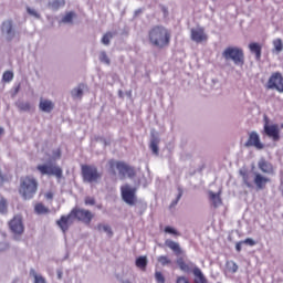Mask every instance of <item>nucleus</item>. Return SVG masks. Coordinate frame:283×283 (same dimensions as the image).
<instances>
[{"mask_svg": "<svg viewBox=\"0 0 283 283\" xmlns=\"http://www.w3.org/2000/svg\"><path fill=\"white\" fill-rule=\"evenodd\" d=\"M74 17H76V13L73 11L67 12L63 18H62V23H72Z\"/></svg>", "mask_w": 283, "mask_h": 283, "instance_id": "2f4dec72", "label": "nucleus"}, {"mask_svg": "<svg viewBox=\"0 0 283 283\" xmlns=\"http://www.w3.org/2000/svg\"><path fill=\"white\" fill-rule=\"evenodd\" d=\"M27 12L31 17H35V19H41V14H39V12H36V10H34V9H32L30 7L27 8Z\"/></svg>", "mask_w": 283, "mask_h": 283, "instance_id": "37998d69", "label": "nucleus"}, {"mask_svg": "<svg viewBox=\"0 0 283 283\" xmlns=\"http://www.w3.org/2000/svg\"><path fill=\"white\" fill-rule=\"evenodd\" d=\"M242 244H243L242 241H239V242L235 243V251H237L238 253H240V251H242Z\"/></svg>", "mask_w": 283, "mask_h": 283, "instance_id": "09e8293b", "label": "nucleus"}, {"mask_svg": "<svg viewBox=\"0 0 283 283\" xmlns=\"http://www.w3.org/2000/svg\"><path fill=\"white\" fill-rule=\"evenodd\" d=\"M249 50L252 52V54H255L256 61H260L262 59V45L258 42H252L249 44Z\"/></svg>", "mask_w": 283, "mask_h": 283, "instance_id": "6ab92c4d", "label": "nucleus"}, {"mask_svg": "<svg viewBox=\"0 0 283 283\" xmlns=\"http://www.w3.org/2000/svg\"><path fill=\"white\" fill-rule=\"evenodd\" d=\"M73 98H83V88L77 87L72 91Z\"/></svg>", "mask_w": 283, "mask_h": 283, "instance_id": "58836bf2", "label": "nucleus"}, {"mask_svg": "<svg viewBox=\"0 0 283 283\" xmlns=\"http://www.w3.org/2000/svg\"><path fill=\"white\" fill-rule=\"evenodd\" d=\"M14 78V73H12V71H6L2 75V81H4V83H10V81H12Z\"/></svg>", "mask_w": 283, "mask_h": 283, "instance_id": "f704fd0d", "label": "nucleus"}, {"mask_svg": "<svg viewBox=\"0 0 283 283\" xmlns=\"http://www.w3.org/2000/svg\"><path fill=\"white\" fill-rule=\"evenodd\" d=\"M45 198H46V200H52V198H54V193H52V192H46V193H45Z\"/></svg>", "mask_w": 283, "mask_h": 283, "instance_id": "8fccbe9b", "label": "nucleus"}, {"mask_svg": "<svg viewBox=\"0 0 283 283\" xmlns=\"http://www.w3.org/2000/svg\"><path fill=\"white\" fill-rule=\"evenodd\" d=\"M148 41L153 48L165 50V48L171 45V30L167 29L165 25H154L148 31Z\"/></svg>", "mask_w": 283, "mask_h": 283, "instance_id": "f257e3e1", "label": "nucleus"}, {"mask_svg": "<svg viewBox=\"0 0 283 283\" xmlns=\"http://www.w3.org/2000/svg\"><path fill=\"white\" fill-rule=\"evenodd\" d=\"M247 2L251 1V0H245Z\"/></svg>", "mask_w": 283, "mask_h": 283, "instance_id": "4d7b16f0", "label": "nucleus"}, {"mask_svg": "<svg viewBox=\"0 0 283 283\" xmlns=\"http://www.w3.org/2000/svg\"><path fill=\"white\" fill-rule=\"evenodd\" d=\"M157 261L160 263L161 266H167V264H171V260L166 255L158 256Z\"/></svg>", "mask_w": 283, "mask_h": 283, "instance_id": "e433bc0d", "label": "nucleus"}, {"mask_svg": "<svg viewBox=\"0 0 283 283\" xmlns=\"http://www.w3.org/2000/svg\"><path fill=\"white\" fill-rule=\"evenodd\" d=\"M18 108L21 111V112H30V109H32V106L30 105L29 102H20L18 104Z\"/></svg>", "mask_w": 283, "mask_h": 283, "instance_id": "72a5a7b5", "label": "nucleus"}, {"mask_svg": "<svg viewBox=\"0 0 283 283\" xmlns=\"http://www.w3.org/2000/svg\"><path fill=\"white\" fill-rule=\"evenodd\" d=\"M165 233H169L170 235H175L176 238H180V233L178 232V230H176V228H171L169 226H167L164 229Z\"/></svg>", "mask_w": 283, "mask_h": 283, "instance_id": "c9c22d12", "label": "nucleus"}, {"mask_svg": "<svg viewBox=\"0 0 283 283\" xmlns=\"http://www.w3.org/2000/svg\"><path fill=\"white\" fill-rule=\"evenodd\" d=\"M71 216H73L75 220H78V222H83L84 224H92V220H94V213L83 208H73L71 210Z\"/></svg>", "mask_w": 283, "mask_h": 283, "instance_id": "6e6552de", "label": "nucleus"}, {"mask_svg": "<svg viewBox=\"0 0 283 283\" xmlns=\"http://www.w3.org/2000/svg\"><path fill=\"white\" fill-rule=\"evenodd\" d=\"M192 274L195 275V283H207V277H205L200 268H193Z\"/></svg>", "mask_w": 283, "mask_h": 283, "instance_id": "4be33fe9", "label": "nucleus"}, {"mask_svg": "<svg viewBox=\"0 0 283 283\" xmlns=\"http://www.w3.org/2000/svg\"><path fill=\"white\" fill-rule=\"evenodd\" d=\"M39 191V181L32 176H24L20 178L19 193L23 200H32Z\"/></svg>", "mask_w": 283, "mask_h": 283, "instance_id": "7ed1b4c3", "label": "nucleus"}, {"mask_svg": "<svg viewBox=\"0 0 283 283\" xmlns=\"http://www.w3.org/2000/svg\"><path fill=\"white\" fill-rule=\"evenodd\" d=\"M84 205L94 207V205H96V199L94 197H85Z\"/></svg>", "mask_w": 283, "mask_h": 283, "instance_id": "a19ab883", "label": "nucleus"}, {"mask_svg": "<svg viewBox=\"0 0 283 283\" xmlns=\"http://www.w3.org/2000/svg\"><path fill=\"white\" fill-rule=\"evenodd\" d=\"M228 273H238V263L235 261H228L226 264Z\"/></svg>", "mask_w": 283, "mask_h": 283, "instance_id": "cd10ccee", "label": "nucleus"}, {"mask_svg": "<svg viewBox=\"0 0 283 283\" xmlns=\"http://www.w3.org/2000/svg\"><path fill=\"white\" fill-rule=\"evenodd\" d=\"M245 147H255V149H264V144L260 142V135H258V133L251 132L245 143Z\"/></svg>", "mask_w": 283, "mask_h": 283, "instance_id": "f8f14e48", "label": "nucleus"}, {"mask_svg": "<svg viewBox=\"0 0 283 283\" xmlns=\"http://www.w3.org/2000/svg\"><path fill=\"white\" fill-rule=\"evenodd\" d=\"M8 212V201L3 196L0 195V213H7Z\"/></svg>", "mask_w": 283, "mask_h": 283, "instance_id": "7c9ffc66", "label": "nucleus"}, {"mask_svg": "<svg viewBox=\"0 0 283 283\" xmlns=\"http://www.w3.org/2000/svg\"><path fill=\"white\" fill-rule=\"evenodd\" d=\"M264 132L269 138H272V140H280V126L277 124L269 125V123H265Z\"/></svg>", "mask_w": 283, "mask_h": 283, "instance_id": "9b49d317", "label": "nucleus"}, {"mask_svg": "<svg viewBox=\"0 0 283 283\" xmlns=\"http://www.w3.org/2000/svg\"><path fill=\"white\" fill-rule=\"evenodd\" d=\"M137 269L145 271L147 269V256H138L135 261Z\"/></svg>", "mask_w": 283, "mask_h": 283, "instance_id": "a878e982", "label": "nucleus"}, {"mask_svg": "<svg viewBox=\"0 0 283 283\" xmlns=\"http://www.w3.org/2000/svg\"><path fill=\"white\" fill-rule=\"evenodd\" d=\"M34 211L38 216H45V213H50V209L41 202L34 206Z\"/></svg>", "mask_w": 283, "mask_h": 283, "instance_id": "b1692460", "label": "nucleus"}, {"mask_svg": "<svg viewBox=\"0 0 283 283\" xmlns=\"http://www.w3.org/2000/svg\"><path fill=\"white\" fill-rule=\"evenodd\" d=\"M2 30H4L7 34H12V20L4 21L2 23Z\"/></svg>", "mask_w": 283, "mask_h": 283, "instance_id": "473e14b6", "label": "nucleus"}, {"mask_svg": "<svg viewBox=\"0 0 283 283\" xmlns=\"http://www.w3.org/2000/svg\"><path fill=\"white\" fill-rule=\"evenodd\" d=\"M281 186L283 187V181L281 182ZM283 189V188H282Z\"/></svg>", "mask_w": 283, "mask_h": 283, "instance_id": "6e6d98bb", "label": "nucleus"}, {"mask_svg": "<svg viewBox=\"0 0 283 283\" xmlns=\"http://www.w3.org/2000/svg\"><path fill=\"white\" fill-rule=\"evenodd\" d=\"M41 176H55V178H63V169L54 164H42L36 166Z\"/></svg>", "mask_w": 283, "mask_h": 283, "instance_id": "423d86ee", "label": "nucleus"}, {"mask_svg": "<svg viewBox=\"0 0 283 283\" xmlns=\"http://www.w3.org/2000/svg\"><path fill=\"white\" fill-rule=\"evenodd\" d=\"M155 280L157 283H165V275H163V272L156 271Z\"/></svg>", "mask_w": 283, "mask_h": 283, "instance_id": "79ce46f5", "label": "nucleus"}, {"mask_svg": "<svg viewBox=\"0 0 283 283\" xmlns=\"http://www.w3.org/2000/svg\"><path fill=\"white\" fill-rule=\"evenodd\" d=\"M241 242H243V244H248L249 247H255V240H253L251 238H248Z\"/></svg>", "mask_w": 283, "mask_h": 283, "instance_id": "a18cd8bd", "label": "nucleus"}, {"mask_svg": "<svg viewBox=\"0 0 283 283\" xmlns=\"http://www.w3.org/2000/svg\"><path fill=\"white\" fill-rule=\"evenodd\" d=\"M72 218L74 216H71V212L67 216H62L60 220L56 221L57 227L65 233L70 229V224H72Z\"/></svg>", "mask_w": 283, "mask_h": 283, "instance_id": "2eb2a0df", "label": "nucleus"}, {"mask_svg": "<svg viewBox=\"0 0 283 283\" xmlns=\"http://www.w3.org/2000/svg\"><path fill=\"white\" fill-rule=\"evenodd\" d=\"M103 175L98 172V168L92 165L82 166V178L84 182H98Z\"/></svg>", "mask_w": 283, "mask_h": 283, "instance_id": "39448f33", "label": "nucleus"}, {"mask_svg": "<svg viewBox=\"0 0 283 283\" xmlns=\"http://www.w3.org/2000/svg\"><path fill=\"white\" fill-rule=\"evenodd\" d=\"M97 230L104 231V233H107L108 238H112L114 235V232L112 231V227H109L108 224L99 223L97 224Z\"/></svg>", "mask_w": 283, "mask_h": 283, "instance_id": "bb28decb", "label": "nucleus"}, {"mask_svg": "<svg viewBox=\"0 0 283 283\" xmlns=\"http://www.w3.org/2000/svg\"><path fill=\"white\" fill-rule=\"evenodd\" d=\"M39 107L42 112L50 114V112L54 109V103H52V101L50 99H41Z\"/></svg>", "mask_w": 283, "mask_h": 283, "instance_id": "412c9836", "label": "nucleus"}, {"mask_svg": "<svg viewBox=\"0 0 283 283\" xmlns=\"http://www.w3.org/2000/svg\"><path fill=\"white\" fill-rule=\"evenodd\" d=\"M269 182H271V178L265 177L260 172L254 174L253 184L255 185L256 189H266V185H269Z\"/></svg>", "mask_w": 283, "mask_h": 283, "instance_id": "ddd939ff", "label": "nucleus"}, {"mask_svg": "<svg viewBox=\"0 0 283 283\" xmlns=\"http://www.w3.org/2000/svg\"><path fill=\"white\" fill-rule=\"evenodd\" d=\"M150 149H151L153 154H155V156H158V143H156L155 140L151 142Z\"/></svg>", "mask_w": 283, "mask_h": 283, "instance_id": "c03bdc74", "label": "nucleus"}, {"mask_svg": "<svg viewBox=\"0 0 283 283\" xmlns=\"http://www.w3.org/2000/svg\"><path fill=\"white\" fill-rule=\"evenodd\" d=\"M0 251H6V248H1V247H0Z\"/></svg>", "mask_w": 283, "mask_h": 283, "instance_id": "864d4df0", "label": "nucleus"}, {"mask_svg": "<svg viewBox=\"0 0 283 283\" xmlns=\"http://www.w3.org/2000/svg\"><path fill=\"white\" fill-rule=\"evenodd\" d=\"M165 244L170 249V251L175 252V255H182V248H180V243L168 239L165 241Z\"/></svg>", "mask_w": 283, "mask_h": 283, "instance_id": "a211bd4d", "label": "nucleus"}, {"mask_svg": "<svg viewBox=\"0 0 283 283\" xmlns=\"http://www.w3.org/2000/svg\"><path fill=\"white\" fill-rule=\"evenodd\" d=\"M259 169L262 171V174H273V165L265 159H261L258 164Z\"/></svg>", "mask_w": 283, "mask_h": 283, "instance_id": "f3484780", "label": "nucleus"}, {"mask_svg": "<svg viewBox=\"0 0 283 283\" xmlns=\"http://www.w3.org/2000/svg\"><path fill=\"white\" fill-rule=\"evenodd\" d=\"M190 39L195 43H207V41H209V35L205 32V28L197 27L190 30Z\"/></svg>", "mask_w": 283, "mask_h": 283, "instance_id": "9d476101", "label": "nucleus"}, {"mask_svg": "<svg viewBox=\"0 0 283 283\" xmlns=\"http://www.w3.org/2000/svg\"><path fill=\"white\" fill-rule=\"evenodd\" d=\"M107 167L108 174H111V176H116V170H118L119 178H122V180L125 178H136V168L125 161L109 159Z\"/></svg>", "mask_w": 283, "mask_h": 283, "instance_id": "f03ea898", "label": "nucleus"}, {"mask_svg": "<svg viewBox=\"0 0 283 283\" xmlns=\"http://www.w3.org/2000/svg\"><path fill=\"white\" fill-rule=\"evenodd\" d=\"M99 61L102 63H105L106 65H109L111 61H109V56H107V53L105 51L101 52L99 54Z\"/></svg>", "mask_w": 283, "mask_h": 283, "instance_id": "ea45409f", "label": "nucleus"}, {"mask_svg": "<svg viewBox=\"0 0 283 283\" xmlns=\"http://www.w3.org/2000/svg\"><path fill=\"white\" fill-rule=\"evenodd\" d=\"M120 193H122V199L126 205H129L130 207H134L136 205V188H133L129 186V184H126L120 187Z\"/></svg>", "mask_w": 283, "mask_h": 283, "instance_id": "1a4fd4ad", "label": "nucleus"}, {"mask_svg": "<svg viewBox=\"0 0 283 283\" xmlns=\"http://www.w3.org/2000/svg\"><path fill=\"white\" fill-rule=\"evenodd\" d=\"M209 198L212 202V207H214V209H218V207H220V205H222V198H220V192L216 193L213 191L209 192Z\"/></svg>", "mask_w": 283, "mask_h": 283, "instance_id": "5701e85b", "label": "nucleus"}, {"mask_svg": "<svg viewBox=\"0 0 283 283\" xmlns=\"http://www.w3.org/2000/svg\"><path fill=\"white\" fill-rule=\"evenodd\" d=\"M180 196H182V195H179V196H178V200H180Z\"/></svg>", "mask_w": 283, "mask_h": 283, "instance_id": "5fc2aeb1", "label": "nucleus"}, {"mask_svg": "<svg viewBox=\"0 0 283 283\" xmlns=\"http://www.w3.org/2000/svg\"><path fill=\"white\" fill-rule=\"evenodd\" d=\"M61 158V148L53 150V159L59 160Z\"/></svg>", "mask_w": 283, "mask_h": 283, "instance_id": "49530a36", "label": "nucleus"}, {"mask_svg": "<svg viewBox=\"0 0 283 283\" xmlns=\"http://www.w3.org/2000/svg\"><path fill=\"white\" fill-rule=\"evenodd\" d=\"M265 90H275L279 94H283V75L280 72H274L269 77Z\"/></svg>", "mask_w": 283, "mask_h": 283, "instance_id": "0eeeda50", "label": "nucleus"}, {"mask_svg": "<svg viewBox=\"0 0 283 283\" xmlns=\"http://www.w3.org/2000/svg\"><path fill=\"white\" fill-rule=\"evenodd\" d=\"M240 176L242 177L243 184L249 188H253V176L247 170H241Z\"/></svg>", "mask_w": 283, "mask_h": 283, "instance_id": "aec40b11", "label": "nucleus"}, {"mask_svg": "<svg viewBox=\"0 0 283 283\" xmlns=\"http://www.w3.org/2000/svg\"><path fill=\"white\" fill-rule=\"evenodd\" d=\"M112 39H114V33L106 32L102 38L103 45H109Z\"/></svg>", "mask_w": 283, "mask_h": 283, "instance_id": "c756f323", "label": "nucleus"}, {"mask_svg": "<svg viewBox=\"0 0 283 283\" xmlns=\"http://www.w3.org/2000/svg\"><path fill=\"white\" fill-rule=\"evenodd\" d=\"M65 6V0H54L53 2L49 3V8L53 10H59Z\"/></svg>", "mask_w": 283, "mask_h": 283, "instance_id": "c85d7f7f", "label": "nucleus"}, {"mask_svg": "<svg viewBox=\"0 0 283 283\" xmlns=\"http://www.w3.org/2000/svg\"><path fill=\"white\" fill-rule=\"evenodd\" d=\"M177 264L180 271H182L184 273H193V269H196V266L193 265V262L191 261L187 262L182 258L177 259Z\"/></svg>", "mask_w": 283, "mask_h": 283, "instance_id": "dca6fc26", "label": "nucleus"}, {"mask_svg": "<svg viewBox=\"0 0 283 283\" xmlns=\"http://www.w3.org/2000/svg\"><path fill=\"white\" fill-rule=\"evenodd\" d=\"M224 61H232L234 65L242 67L244 65V50L240 46H228L222 52Z\"/></svg>", "mask_w": 283, "mask_h": 283, "instance_id": "20e7f679", "label": "nucleus"}, {"mask_svg": "<svg viewBox=\"0 0 283 283\" xmlns=\"http://www.w3.org/2000/svg\"><path fill=\"white\" fill-rule=\"evenodd\" d=\"M4 133L3 128L0 127V136Z\"/></svg>", "mask_w": 283, "mask_h": 283, "instance_id": "603ef678", "label": "nucleus"}, {"mask_svg": "<svg viewBox=\"0 0 283 283\" xmlns=\"http://www.w3.org/2000/svg\"><path fill=\"white\" fill-rule=\"evenodd\" d=\"M176 283H190L186 276H177Z\"/></svg>", "mask_w": 283, "mask_h": 283, "instance_id": "de8ad7c7", "label": "nucleus"}, {"mask_svg": "<svg viewBox=\"0 0 283 283\" xmlns=\"http://www.w3.org/2000/svg\"><path fill=\"white\" fill-rule=\"evenodd\" d=\"M9 227L15 235H21L23 233V221L20 219V217H14L10 222Z\"/></svg>", "mask_w": 283, "mask_h": 283, "instance_id": "4468645a", "label": "nucleus"}, {"mask_svg": "<svg viewBox=\"0 0 283 283\" xmlns=\"http://www.w3.org/2000/svg\"><path fill=\"white\" fill-rule=\"evenodd\" d=\"M30 275L34 280L33 283H48V281H45V277H43V275L36 273L35 269L30 270Z\"/></svg>", "mask_w": 283, "mask_h": 283, "instance_id": "393cba45", "label": "nucleus"}, {"mask_svg": "<svg viewBox=\"0 0 283 283\" xmlns=\"http://www.w3.org/2000/svg\"><path fill=\"white\" fill-rule=\"evenodd\" d=\"M3 182H6V177H3L0 171V185H3Z\"/></svg>", "mask_w": 283, "mask_h": 283, "instance_id": "3c124183", "label": "nucleus"}, {"mask_svg": "<svg viewBox=\"0 0 283 283\" xmlns=\"http://www.w3.org/2000/svg\"><path fill=\"white\" fill-rule=\"evenodd\" d=\"M273 45H274V50L276 52H282L283 50V43H282V39H276L273 41Z\"/></svg>", "mask_w": 283, "mask_h": 283, "instance_id": "4c0bfd02", "label": "nucleus"}]
</instances>
